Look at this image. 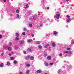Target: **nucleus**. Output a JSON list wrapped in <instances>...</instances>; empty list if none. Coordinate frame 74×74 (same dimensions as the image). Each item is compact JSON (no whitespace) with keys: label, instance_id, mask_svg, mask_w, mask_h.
Wrapping results in <instances>:
<instances>
[{"label":"nucleus","instance_id":"a211bd4d","mask_svg":"<svg viewBox=\"0 0 74 74\" xmlns=\"http://www.w3.org/2000/svg\"><path fill=\"white\" fill-rule=\"evenodd\" d=\"M16 12L17 14L18 13H19V11L18 10H16Z\"/></svg>","mask_w":74,"mask_h":74},{"label":"nucleus","instance_id":"bb28decb","mask_svg":"<svg viewBox=\"0 0 74 74\" xmlns=\"http://www.w3.org/2000/svg\"><path fill=\"white\" fill-rule=\"evenodd\" d=\"M32 40H28V42H32Z\"/></svg>","mask_w":74,"mask_h":74},{"label":"nucleus","instance_id":"c85d7f7f","mask_svg":"<svg viewBox=\"0 0 74 74\" xmlns=\"http://www.w3.org/2000/svg\"><path fill=\"white\" fill-rule=\"evenodd\" d=\"M44 57H46V56H47V54H44Z\"/></svg>","mask_w":74,"mask_h":74},{"label":"nucleus","instance_id":"2eb2a0df","mask_svg":"<svg viewBox=\"0 0 74 74\" xmlns=\"http://www.w3.org/2000/svg\"><path fill=\"white\" fill-rule=\"evenodd\" d=\"M11 49H12V48H11V47H9V48H8V50L9 51H11Z\"/></svg>","mask_w":74,"mask_h":74},{"label":"nucleus","instance_id":"0eeeda50","mask_svg":"<svg viewBox=\"0 0 74 74\" xmlns=\"http://www.w3.org/2000/svg\"><path fill=\"white\" fill-rule=\"evenodd\" d=\"M48 46H49V44L46 45L45 46H44V48H47V47H48Z\"/></svg>","mask_w":74,"mask_h":74},{"label":"nucleus","instance_id":"f03ea898","mask_svg":"<svg viewBox=\"0 0 74 74\" xmlns=\"http://www.w3.org/2000/svg\"><path fill=\"white\" fill-rule=\"evenodd\" d=\"M41 72H42V71H41V70L40 69L37 70L36 71V73H41Z\"/></svg>","mask_w":74,"mask_h":74},{"label":"nucleus","instance_id":"e433bc0d","mask_svg":"<svg viewBox=\"0 0 74 74\" xmlns=\"http://www.w3.org/2000/svg\"><path fill=\"white\" fill-rule=\"evenodd\" d=\"M71 49V48H67V50H70V49Z\"/></svg>","mask_w":74,"mask_h":74},{"label":"nucleus","instance_id":"de8ad7c7","mask_svg":"<svg viewBox=\"0 0 74 74\" xmlns=\"http://www.w3.org/2000/svg\"><path fill=\"white\" fill-rule=\"evenodd\" d=\"M19 74H22V73L21 72H20L19 73Z\"/></svg>","mask_w":74,"mask_h":74},{"label":"nucleus","instance_id":"2f4dec72","mask_svg":"<svg viewBox=\"0 0 74 74\" xmlns=\"http://www.w3.org/2000/svg\"><path fill=\"white\" fill-rule=\"evenodd\" d=\"M62 56V53H60L59 55V56L61 57Z\"/></svg>","mask_w":74,"mask_h":74},{"label":"nucleus","instance_id":"a878e982","mask_svg":"<svg viewBox=\"0 0 74 74\" xmlns=\"http://www.w3.org/2000/svg\"><path fill=\"white\" fill-rule=\"evenodd\" d=\"M33 25L32 24H29V27H32Z\"/></svg>","mask_w":74,"mask_h":74},{"label":"nucleus","instance_id":"6e6552de","mask_svg":"<svg viewBox=\"0 0 74 74\" xmlns=\"http://www.w3.org/2000/svg\"><path fill=\"white\" fill-rule=\"evenodd\" d=\"M34 57H33V56H31L30 57V60H34Z\"/></svg>","mask_w":74,"mask_h":74},{"label":"nucleus","instance_id":"4d7b16f0","mask_svg":"<svg viewBox=\"0 0 74 74\" xmlns=\"http://www.w3.org/2000/svg\"><path fill=\"white\" fill-rule=\"evenodd\" d=\"M10 15H11V14H10Z\"/></svg>","mask_w":74,"mask_h":74},{"label":"nucleus","instance_id":"603ef678","mask_svg":"<svg viewBox=\"0 0 74 74\" xmlns=\"http://www.w3.org/2000/svg\"><path fill=\"white\" fill-rule=\"evenodd\" d=\"M71 44H74V42H71Z\"/></svg>","mask_w":74,"mask_h":74},{"label":"nucleus","instance_id":"4c0bfd02","mask_svg":"<svg viewBox=\"0 0 74 74\" xmlns=\"http://www.w3.org/2000/svg\"><path fill=\"white\" fill-rule=\"evenodd\" d=\"M11 60H14V57H11Z\"/></svg>","mask_w":74,"mask_h":74},{"label":"nucleus","instance_id":"7c9ffc66","mask_svg":"<svg viewBox=\"0 0 74 74\" xmlns=\"http://www.w3.org/2000/svg\"><path fill=\"white\" fill-rule=\"evenodd\" d=\"M2 37H3V36H2V35L0 34V38H2Z\"/></svg>","mask_w":74,"mask_h":74},{"label":"nucleus","instance_id":"3c124183","mask_svg":"<svg viewBox=\"0 0 74 74\" xmlns=\"http://www.w3.org/2000/svg\"><path fill=\"white\" fill-rule=\"evenodd\" d=\"M9 56H11V53H9Z\"/></svg>","mask_w":74,"mask_h":74},{"label":"nucleus","instance_id":"423d86ee","mask_svg":"<svg viewBox=\"0 0 74 74\" xmlns=\"http://www.w3.org/2000/svg\"><path fill=\"white\" fill-rule=\"evenodd\" d=\"M27 51L28 52H33V51L32 50L28 48L27 49Z\"/></svg>","mask_w":74,"mask_h":74},{"label":"nucleus","instance_id":"6ab92c4d","mask_svg":"<svg viewBox=\"0 0 74 74\" xmlns=\"http://www.w3.org/2000/svg\"><path fill=\"white\" fill-rule=\"evenodd\" d=\"M16 17L17 18H19V15L18 14L16 15Z\"/></svg>","mask_w":74,"mask_h":74},{"label":"nucleus","instance_id":"8fccbe9b","mask_svg":"<svg viewBox=\"0 0 74 74\" xmlns=\"http://www.w3.org/2000/svg\"><path fill=\"white\" fill-rule=\"evenodd\" d=\"M47 10H49V7H47Z\"/></svg>","mask_w":74,"mask_h":74},{"label":"nucleus","instance_id":"9d476101","mask_svg":"<svg viewBox=\"0 0 74 74\" xmlns=\"http://www.w3.org/2000/svg\"><path fill=\"white\" fill-rule=\"evenodd\" d=\"M10 64H11V63L9 62H7V65L8 66H10Z\"/></svg>","mask_w":74,"mask_h":74},{"label":"nucleus","instance_id":"37998d69","mask_svg":"<svg viewBox=\"0 0 74 74\" xmlns=\"http://www.w3.org/2000/svg\"><path fill=\"white\" fill-rule=\"evenodd\" d=\"M3 1L4 2H7V0H3Z\"/></svg>","mask_w":74,"mask_h":74},{"label":"nucleus","instance_id":"c03bdc74","mask_svg":"<svg viewBox=\"0 0 74 74\" xmlns=\"http://www.w3.org/2000/svg\"><path fill=\"white\" fill-rule=\"evenodd\" d=\"M1 56H3V55H4V53H1Z\"/></svg>","mask_w":74,"mask_h":74},{"label":"nucleus","instance_id":"dca6fc26","mask_svg":"<svg viewBox=\"0 0 74 74\" xmlns=\"http://www.w3.org/2000/svg\"><path fill=\"white\" fill-rule=\"evenodd\" d=\"M26 66V67H30V64H27Z\"/></svg>","mask_w":74,"mask_h":74},{"label":"nucleus","instance_id":"473e14b6","mask_svg":"<svg viewBox=\"0 0 74 74\" xmlns=\"http://www.w3.org/2000/svg\"><path fill=\"white\" fill-rule=\"evenodd\" d=\"M27 14H28V15H29V14H31V12H29L27 13Z\"/></svg>","mask_w":74,"mask_h":74},{"label":"nucleus","instance_id":"864d4df0","mask_svg":"<svg viewBox=\"0 0 74 74\" xmlns=\"http://www.w3.org/2000/svg\"><path fill=\"white\" fill-rule=\"evenodd\" d=\"M40 26H42V25L41 24L40 25Z\"/></svg>","mask_w":74,"mask_h":74},{"label":"nucleus","instance_id":"f3484780","mask_svg":"<svg viewBox=\"0 0 74 74\" xmlns=\"http://www.w3.org/2000/svg\"><path fill=\"white\" fill-rule=\"evenodd\" d=\"M53 33L55 35L57 34V32L56 31H54Z\"/></svg>","mask_w":74,"mask_h":74},{"label":"nucleus","instance_id":"c756f323","mask_svg":"<svg viewBox=\"0 0 74 74\" xmlns=\"http://www.w3.org/2000/svg\"><path fill=\"white\" fill-rule=\"evenodd\" d=\"M50 65H53V63L52 62L49 64Z\"/></svg>","mask_w":74,"mask_h":74},{"label":"nucleus","instance_id":"393cba45","mask_svg":"<svg viewBox=\"0 0 74 74\" xmlns=\"http://www.w3.org/2000/svg\"><path fill=\"white\" fill-rule=\"evenodd\" d=\"M14 64H16V63H17V61L16 60H14Z\"/></svg>","mask_w":74,"mask_h":74},{"label":"nucleus","instance_id":"4be33fe9","mask_svg":"<svg viewBox=\"0 0 74 74\" xmlns=\"http://www.w3.org/2000/svg\"><path fill=\"white\" fill-rule=\"evenodd\" d=\"M36 17H35V16H33V19H34V20H36Z\"/></svg>","mask_w":74,"mask_h":74},{"label":"nucleus","instance_id":"cd10ccee","mask_svg":"<svg viewBox=\"0 0 74 74\" xmlns=\"http://www.w3.org/2000/svg\"><path fill=\"white\" fill-rule=\"evenodd\" d=\"M9 45H10V46H11V45H12V43L11 42H9Z\"/></svg>","mask_w":74,"mask_h":74},{"label":"nucleus","instance_id":"09e8293b","mask_svg":"<svg viewBox=\"0 0 74 74\" xmlns=\"http://www.w3.org/2000/svg\"><path fill=\"white\" fill-rule=\"evenodd\" d=\"M68 52H69V51H66V52H65V53H68Z\"/></svg>","mask_w":74,"mask_h":74},{"label":"nucleus","instance_id":"39448f33","mask_svg":"<svg viewBox=\"0 0 74 74\" xmlns=\"http://www.w3.org/2000/svg\"><path fill=\"white\" fill-rule=\"evenodd\" d=\"M47 58L48 60H51V56H47Z\"/></svg>","mask_w":74,"mask_h":74},{"label":"nucleus","instance_id":"1a4fd4ad","mask_svg":"<svg viewBox=\"0 0 74 74\" xmlns=\"http://www.w3.org/2000/svg\"><path fill=\"white\" fill-rule=\"evenodd\" d=\"M1 67H3L4 66V64L2 63L0 65Z\"/></svg>","mask_w":74,"mask_h":74},{"label":"nucleus","instance_id":"a19ab883","mask_svg":"<svg viewBox=\"0 0 74 74\" xmlns=\"http://www.w3.org/2000/svg\"><path fill=\"white\" fill-rule=\"evenodd\" d=\"M58 73H60V70H58Z\"/></svg>","mask_w":74,"mask_h":74},{"label":"nucleus","instance_id":"ddd939ff","mask_svg":"<svg viewBox=\"0 0 74 74\" xmlns=\"http://www.w3.org/2000/svg\"><path fill=\"white\" fill-rule=\"evenodd\" d=\"M29 5L27 4H26L25 5L26 8H29Z\"/></svg>","mask_w":74,"mask_h":74},{"label":"nucleus","instance_id":"5fc2aeb1","mask_svg":"<svg viewBox=\"0 0 74 74\" xmlns=\"http://www.w3.org/2000/svg\"><path fill=\"white\" fill-rule=\"evenodd\" d=\"M66 1H67L68 2L69 1V0H66Z\"/></svg>","mask_w":74,"mask_h":74},{"label":"nucleus","instance_id":"5701e85b","mask_svg":"<svg viewBox=\"0 0 74 74\" xmlns=\"http://www.w3.org/2000/svg\"><path fill=\"white\" fill-rule=\"evenodd\" d=\"M15 40H19V38L18 37H17L15 38Z\"/></svg>","mask_w":74,"mask_h":74},{"label":"nucleus","instance_id":"aec40b11","mask_svg":"<svg viewBox=\"0 0 74 74\" xmlns=\"http://www.w3.org/2000/svg\"><path fill=\"white\" fill-rule=\"evenodd\" d=\"M45 66H48V64L47 63H45Z\"/></svg>","mask_w":74,"mask_h":74},{"label":"nucleus","instance_id":"f8f14e48","mask_svg":"<svg viewBox=\"0 0 74 74\" xmlns=\"http://www.w3.org/2000/svg\"><path fill=\"white\" fill-rule=\"evenodd\" d=\"M29 72H30V71L29 70H27V71H26V73L27 74H29Z\"/></svg>","mask_w":74,"mask_h":74},{"label":"nucleus","instance_id":"a18cd8bd","mask_svg":"<svg viewBox=\"0 0 74 74\" xmlns=\"http://www.w3.org/2000/svg\"><path fill=\"white\" fill-rule=\"evenodd\" d=\"M69 21H70V19L68 20L67 21V22H69Z\"/></svg>","mask_w":74,"mask_h":74},{"label":"nucleus","instance_id":"58836bf2","mask_svg":"<svg viewBox=\"0 0 74 74\" xmlns=\"http://www.w3.org/2000/svg\"><path fill=\"white\" fill-rule=\"evenodd\" d=\"M31 36H32V37H34V34H31Z\"/></svg>","mask_w":74,"mask_h":74},{"label":"nucleus","instance_id":"f257e3e1","mask_svg":"<svg viewBox=\"0 0 74 74\" xmlns=\"http://www.w3.org/2000/svg\"><path fill=\"white\" fill-rule=\"evenodd\" d=\"M60 14H57L56 15V18L57 19H59V17H60Z\"/></svg>","mask_w":74,"mask_h":74},{"label":"nucleus","instance_id":"412c9836","mask_svg":"<svg viewBox=\"0 0 74 74\" xmlns=\"http://www.w3.org/2000/svg\"><path fill=\"white\" fill-rule=\"evenodd\" d=\"M40 43V42L39 41H38L36 42V44H39Z\"/></svg>","mask_w":74,"mask_h":74},{"label":"nucleus","instance_id":"c9c22d12","mask_svg":"<svg viewBox=\"0 0 74 74\" xmlns=\"http://www.w3.org/2000/svg\"><path fill=\"white\" fill-rule=\"evenodd\" d=\"M22 34L23 35H25V32H23L22 33Z\"/></svg>","mask_w":74,"mask_h":74},{"label":"nucleus","instance_id":"9b49d317","mask_svg":"<svg viewBox=\"0 0 74 74\" xmlns=\"http://www.w3.org/2000/svg\"><path fill=\"white\" fill-rule=\"evenodd\" d=\"M16 37H19V34L18 33H16Z\"/></svg>","mask_w":74,"mask_h":74},{"label":"nucleus","instance_id":"7ed1b4c3","mask_svg":"<svg viewBox=\"0 0 74 74\" xmlns=\"http://www.w3.org/2000/svg\"><path fill=\"white\" fill-rule=\"evenodd\" d=\"M30 58V56L29 55L27 56L25 58V59H27V60H28V59H29Z\"/></svg>","mask_w":74,"mask_h":74},{"label":"nucleus","instance_id":"72a5a7b5","mask_svg":"<svg viewBox=\"0 0 74 74\" xmlns=\"http://www.w3.org/2000/svg\"><path fill=\"white\" fill-rule=\"evenodd\" d=\"M26 30H27V29H26V28H24V31L26 32Z\"/></svg>","mask_w":74,"mask_h":74},{"label":"nucleus","instance_id":"b1692460","mask_svg":"<svg viewBox=\"0 0 74 74\" xmlns=\"http://www.w3.org/2000/svg\"><path fill=\"white\" fill-rule=\"evenodd\" d=\"M38 47H39V48L40 49H42V47L41 46H38Z\"/></svg>","mask_w":74,"mask_h":74},{"label":"nucleus","instance_id":"20e7f679","mask_svg":"<svg viewBox=\"0 0 74 74\" xmlns=\"http://www.w3.org/2000/svg\"><path fill=\"white\" fill-rule=\"evenodd\" d=\"M51 45L52 47H55L56 46V44L54 42H53L51 43Z\"/></svg>","mask_w":74,"mask_h":74},{"label":"nucleus","instance_id":"f704fd0d","mask_svg":"<svg viewBox=\"0 0 74 74\" xmlns=\"http://www.w3.org/2000/svg\"><path fill=\"white\" fill-rule=\"evenodd\" d=\"M23 53L24 54H26V51H24Z\"/></svg>","mask_w":74,"mask_h":74},{"label":"nucleus","instance_id":"49530a36","mask_svg":"<svg viewBox=\"0 0 74 74\" xmlns=\"http://www.w3.org/2000/svg\"><path fill=\"white\" fill-rule=\"evenodd\" d=\"M15 49H18V48L16 47L15 48Z\"/></svg>","mask_w":74,"mask_h":74},{"label":"nucleus","instance_id":"4468645a","mask_svg":"<svg viewBox=\"0 0 74 74\" xmlns=\"http://www.w3.org/2000/svg\"><path fill=\"white\" fill-rule=\"evenodd\" d=\"M20 44H23V43H24V41H23V40H22V41H21V42H20Z\"/></svg>","mask_w":74,"mask_h":74},{"label":"nucleus","instance_id":"79ce46f5","mask_svg":"<svg viewBox=\"0 0 74 74\" xmlns=\"http://www.w3.org/2000/svg\"><path fill=\"white\" fill-rule=\"evenodd\" d=\"M66 17L67 18H70V16H69V15H67L66 16Z\"/></svg>","mask_w":74,"mask_h":74},{"label":"nucleus","instance_id":"6e6d98bb","mask_svg":"<svg viewBox=\"0 0 74 74\" xmlns=\"http://www.w3.org/2000/svg\"><path fill=\"white\" fill-rule=\"evenodd\" d=\"M44 74H48L47 73H45Z\"/></svg>","mask_w":74,"mask_h":74},{"label":"nucleus","instance_id":"ea45409f","mask_svg":"<svg viewBox=\"0 0 74 74\" xmlns=\"http://www.w3.org/2000/svg\"><path fill=\"white\" fill-rule=\"evenodd\" d=\"M71 52L70 51L69 52V55H71Z\"/></svg>","mask_w":74,"mask_h":74}]
</instances>
